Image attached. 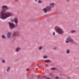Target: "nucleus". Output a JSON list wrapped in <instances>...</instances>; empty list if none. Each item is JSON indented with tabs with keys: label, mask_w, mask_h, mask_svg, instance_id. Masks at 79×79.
Masks as SVG:
<instances>
[{
	"label": "nucleus",
	"mask_w": 79,
	"mask_h": 79,
	"mask_svg": "<svg viewBox=\"0 0 79 79\" xmlns=\"http://www.w3.org/2000/svg\"><path fill=\"white\" fill-rule=\"evenodd\" d=\"M46 79H50V78H47Z\"/></svg>",
	"instance_id": "obj_29"
},
{
	"label": "nucleus",
	"mask_w": 79,
	"mask_h": 79,
	"mask_svg": "<svg viewBox=\"0 0 79 79\" xmlns=\"http://www.w3.org/2000/svg\"><path fill=\"white\" fill-rule=\"evenodd\" d=\"M5 60H2V63H5Z\"/></svg>",
	"instance_id": "obj_17"
},
{
	"label": "nucleus",
	"mask_w": 79,
	"mask_h": 79,
	"mask_svg": "<svg viewBox=\"0 0 79 79\" xmlns=\"http://www.w3.org/2000/svg\"><path fill=\"white\" fill-rule=\"evenodd\" d=\"M36 66H37V67L39 66V64H36Z\"/></svg>",
	"instance_id": "obj_28"
},
{
	"label": "nucleus",
	"mask_w": 79,
	"mask_h": 79,
	"mask_svg": "<svg viewBox=\"0 0 79 79\" xmlns=\"http://www.w3.org/2000/svg\"><path fill=\"white\" fill-rule=\"evenodd\" d=\"M17 35V32L14 31L13 34V35L14 37H15L16 35Z\"/></svg>",
	"instance_id": "obj_8"
},
{
	"label": "nucleus",
	"mask_w": 79,
	"mask_h": 79,
	"mask_svg": "<svg viewBox=\"0 0 79 79\" xmlns=\"http://www.w3.org/2000/svg\"><path fill=\"white\" fill-rule=\"evenodd\" d=\"M41 49H42V47H39V50H41Z\"/></svg>",
	"instance_id": "obj_21"
},
{
	"label": "nucleus",
	"mask_w": 79,
	"mask_h": 79,
	"mask_svg": "<svg viewBox=\"0 0 79 79\" xmlns=\"http://www.w3.org/2000/svg\"><path fill=\"white\" fill-rule=\"evenodd\" d=\"M8 8L6 6L4 5L2 6V10L1 11L0 18L2 19H5L8 18L12 16V14L9 12H5L7 11Z\"/></svg>",
	"instance_id": "obj_1"
},
{
	"label": "nucleus",
	"mask_w": 79,
	"mask_h": 79,
	"mask_svg": "<svg viewBox=\"0 0 79 79\" xmlns=\"http://www.w3.org/2000/svg\"><path fill=\"white\" fill-rule=\"evenodd\" d=\"M75 32V30H73L71 31V33H74Z\"/></svg>",
	"instance_id": "obj_18"
},
{
	"label": "nucleus",
	"mask_w": 79,
	"mask_h": 79,
	"mask_svg": "<svg viewBox=\"0 0 79 79\" xmlns=\"http://www.w3.org/2000/svg\"><path fill=\"white\" fill-rule=\"evenodd\" d=\"M53 35H55V32H54L53 33Z\"/></svg>",
	"instance_id": "obj_22"
},
{
	"label": "nucleus",
	"mask_w": 79,
	"mask_h": 79,
	"mask_svg": "<svg viewBox=\"0 0 79 79\" xmlns=\"http://www.w3.org/2000/svg\"><path fill=\"white\" fill-rule=\"evenodd\" d=\"M45 66H48V65L46 64V65H45Z\"/></svg>",
	"instance_id": "obj_30"
},
{
	"label": "nucleus",
	"mask_w": 79,
	"mask_h": 79,
	"mask_svg": "<svg viewBox=\"0 0 79 79\" xmlns=\"http://www.w3.org/2000/svg\"><path fill=\"white\" fill-rule=\"evenodd\" d=\"M12 34V32H9L7 33V36L8 38H10L11 36V34Z\"/></svg>",
	"instance_id": "obj_6"
},
{
	"label": "nucleus",
	"mask_w": 79,
	"mask_h": 79,
	"mask_svg": "<svg viewBox=\"0 0 79 79\" xmlns=\"http://www.w3.org/2000/svg\"><path fill=\"white\" fill-rule=\"evenodd\" d=\"M49 75H50V76H53V74L51 73H49Z\"/></svg>",
	"instance_id": "obj_16"
},
{
	"label": "nucleus",
	"mask_w": 79,
	"mask_h": 79,
	"mask_svg": "<svg viewBox=\"0 0 79 79\" xmlns=\"http://www.w3.org/2000/svg\"><path fill=\"white\" fill-rule=\"evenodd\" d=\"M54 49L55 50H56V48H54Z\"/></svg>",
	"instance_id": "obj_27"
},
{
	"label": "nucleus",
	"mask_w": 79,
	"mask_h": 79,
	"mask_svg": "<svg viewBox=\"0 0 79 79\" xmlns=\"http://www.w3.org/2000/svg\"><path fill=\"white\" fill-rule=\"evenodd\" d=\"M14 22L16 24H18V20L16 19H15L14 20Z\"/></svg>",
	"instance_id": "obj_9"
},
{
	"label": "nucleus",
	"mask_w": 79,
	"mask_h": 79,
	"mask_svg": "<svg viewBox=\"0 0 79 79\" xmlns=\"http://www.w3.org/2000/svg\"><path fill=\"white\" fill-rule=\"evenodd\" d=\"M55 31H56L58 33V34H62L63 32L62 29H61L60 27L58 26H56V27H55Z\"/></svg>",
	"instance_id": "obj_2"
},
{
	"label": "nucleus",
	"mask_w": 79,
	"mask_h": 79,
	"mask_svg": "<svg viewBox=\"0 0 79 79\" xmlns=\"http://www.w3.org/2000/svg\"><path fill=\"white\" fill-rule=\"evenodd\" d=\"M70 52V51L69 49H67V52H66V53L67 54H69Z\"/></svg>",
	"instance_id": "obj_11"
},
{
	"label": "nucleus",
	"mask_w": 79,
	"mask_h": 79,
	"mask_svg": "<svg viewBox=\"0 0 79 79\" xmlns=\"http://www.w3.org/2000/svg\"><path fill=\"white\" fill-rule=\"evenodd\" d=\"M27 71H29V69H27Z\"/></svg>",
	"instance_id": "obj_23"
},
{
	"label": "nucleus",
	"mask_w": 79,
	"mask_h": 79,
	"mask_svg": "<svg viewBox=\"0 0 79 79\" xmlns=\"http://www.w3.org/2000/svg\"><path fill=\"white\" fill-rule=\"evenodd\" d=\"M11 22H14V20H13L12 19L11 20Z\"/></svg>",
	"instance_id": "obj_26"
},
{
	"label": "nucleus",
	"mask_w": 79,
	"mask_h": 79,
	"mask_svg": "<svg viewBox=\"0 0 79 79\" xmlns=\"http://www.w3.org/2000/svg\"><path fill=\"white\" fill-rule=\"evenodd\" d=\"M19 50H20V48L19 47H17L16 48L15 51H16L17 52H18Z\"/></svg>",
	"instance_id": "obj_7"
},
{
	"label": "nucleus",
	"mask_w": 79,
	"mask_h": 79,
	"mask_svg": "<svg viewBox=\"0 0 79 79\" xmlns=\"http://www.w3.org/2000/svg\"><path fill=\"white\" fill-rule=\"evenodd\" d=\"M69 0H67V2H69Z\"/></svg>",
	"instance_id": "obj_31"
},
{
	"label": "nucleus",
	"mask_w": 79,
	"mask_h": 79,
	"mask_svg": "<svg viewBox=\"0 0 79 79\" xmlns=\"http://www.w3.org/2000/svg\"><path fill=\"white\" fill-rule=\"evenodd\" d=\"M8 24L10 28L11 29H13L14 28H15V25L13 23L10 22L8 23Z\"/></svg>",
	"instance_id": "obj_4"
},
{
	"label": "nucleus",
	"mask_w": 79,
	"mask_h": 79,
	"mask_svg": "<svg viewBox=\"0 0 79 79\" xmlns=\"http://www.w3.org/2000/svg\"><path fill=\"white\" fill-rule=\"evenodd\" d=\"M40 77V75H39L38 76V78Z\"/></svg>",
	"instance_id": "obj_25"
},
{
	"label": "nucleus",
	"mask_w": 79,
	"mask_h": 79,
	"mask_svg": "<svg viewBox=\"0 0 79 79\" xmlns=\"http://www.w3.org/2000/svg\"><path fill=\"white\" fill-rule=\"evenodd\" d=\"M66 40L65 41L66 43L68 44L69 42H70V43H74V40L72 38L71 36H69L67 37L66 39Z\"/></svg>",
	"instance_id": "obj_3"
},
{
	"label": "nucleus",
	"mask_w": 79,
	"mask_h": 79,
	"mask_svg": "<svg viewBox=\"0 0 79 79\" xmlns=\"http://www.w3.org/2000/svg\"><path fill=\"white\" fill-rule=\"evenodd\" d=\"M37 0H35V2H37Z\"/></svg>",
	"instance_id": "obj_32"
},
{
	"label": "nucleus",
	"mask_w": 79,
	"mask_h": 79,
	"mask_svg": "<svg viewBox=\"0 0 79 79\" xmlns=\"http://www.w3.org/2000/svg\"><path fill=\"white\" fill-rule=\"evenodd\" d=\"M51 69L52 70H54V71H56V70H57V69L54 68H51Z\"/></svg>",
	"instance_id": "obj_12"
},
{
	"label": "nucleus",
	"mask_w": 79,
	"mask_h": 79,
	"mask_svg": "<svg viewBox=\"0 0 79 79\" xmlns=\"http://www.w3.org/2000/svg\"><path fill=\"white\" fill-rule=\"evenodd\" d=\"M50 60H45V62L46 63H48V61H50Z\"/></svg>",
	"instance_id": "obj_13"
},
{
	"label": "nucleus",
	"mask_w": 79,
	"mask_h": 79,
	"mask_svg": "<svg viewBox=\"0 0 79 79\" xmlns=\"http://www.w3.org/2000/svg\"><path fill=\"white\" fill-rule=\"evenodd\" d=\"M50 9H51L50 7L49 6H48L44 8L43 9V11L44 12V13H46L47 12V11H49V10H50Z\"/></svg>",
	"instance_id": "obj_5"
},
{
	"label": "nucleus",
	"mask_w": 79,
	"mask_h": 79,
	"mask_svg": "<svg viewBox=\"0 0 79 79\" xmlns=\"http://www.w3.org/2000/svg\"><path fill=\"white\" fill-rule=\"evenodd\" d=\"M51 7H53L54 6V3H52L50 4Z\"/></svg>",
	"instance_id": "obj_10"
},
{
	"label": "nucleus",
	"mask_w": 79,
	"mask_h": 79,
	"mask_svg": "<svg viewBox=\"0 0 79 79\" xmlns=\"http://www.w3.org/2000/svg\"><path fill=\"white\" fill-rule=\"evenodd\" d=\"M56 79H58V77H56Z\"/></svg>",
	"instance_id": "obj_24"
},
{
	"label": "nucleus",
	"mask_w": 79,
	"mask_h": 79,
	"mask_svg": "<svg viewBox=\"0 0 79 79\" xmlns=\"http://www.w3.org/2000/svg\"><path fill=\"white\" fill-rule=\"evenodd\" d=\"M41 2H42V1H41V0H39L38 1V2L39 3H41Z\"/></svg>",
	"instance_id": "obj_19"
},
{
	"label": "nucleus",
	"mask_w": 79,
	"mask_h": 79,
	"mask_svg": "<svg viewBox=\"0 0 79 79\" xmlns=\"http://www.w3.org/2000/svg\"><path fill=\"white\" fill-rule=\"evenodd\" d=\"M47 58L48 57L45 55L43 56V58H44V59H45V58Z\"/></svg>",
	"instance_id": "obj_15"
},
{
	"label": "nucleus",
	"mask_w": 79,
	"mask_h": 79,
	"mask_svg": "<svg viewBox=\"0 0 79 79\" xmlns=\"http://www.w3.org/2000/svg\"><path fill=\"white\" fill-rule=\"evenodd\" d=\"M2 38H3V39L5 38V36H4V35H2Z\"/></svg>",
	"instance_id": "obj_20"
},
{
	"label": "nucleus",
	"mask_w": 79,
	"mask_h": 79,
	"mask_svg": "<svg viewBox=\"0 0 79 79\" xmlns=\"http://www.w3.org/2000/svg\"><path fill=\"white\" fill-rule=\"evenodd\" d=\"M9 69H10V67H8L7 68V71L8 72Z\"/></svg>",
	"instance_id": "obj_14"
}]
</instances>
